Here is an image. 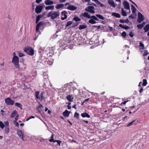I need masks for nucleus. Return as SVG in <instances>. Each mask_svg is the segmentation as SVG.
<instances>
[{
	"mask_svg": "<svg viewBox=\"0 0 149 149\" xmlns=\"http://www.w3.org/2000/svg\"><path fill=\"white\" fill-rule=\"evenodd\" d=\"M67 13L65 11H62L61 12L62 15H63L64 16H65V15H66Z\"/></svg>",
	"mask_w": 149,
	"mask_h": 149,
	"instance_id": "51",
	"label": "nucleus"
},
{
	"mask_svg": "<svg viewBox=\"0 0 149 149\" xmlns=\"http://www.w3.org/2000/svg\"><path fill=\"white\" fill-rule=\"evenodd\" d=\"M24 52L30 56H33L34 54L33 49L31 47H25L24 48Z\"/></svg>",
	"mask_w": 149,
	"mask_h": 149,
	"instance_id": "4",
	"label": "nucleus"
},
{
	"mask_svg": "<svg viewBox=\"0 0 149 149\" xmlns=\"http://www.w3.org/2000/svg\"><path fill=\"white\" fill-rule=\"evenodd\" d=\"M96 16L102 20H104L105 19V17H104L100 14H97L96 15Z\"/></svg>",
	"mask_w": 149,
	"mask_h": 149,
	"instance_id": "25",
	"label": "nucleus"
},
{
	"mask_svg": "<svg viewBox=\"0 0 149 149\" xmlns=\"http://www.w3.org/2000/svg\"><path fill=\"white\" fill-rule=\"evenodd\" d=\"M5 125L3 123L2 121H0V127L1 128L3 129Z\"/></svg>",
	"mask_w": 149,
	"mask_h": 149,
	"instance_id": "41",
	"label": "nucleus"
},
{
	"mask_svg": "<svg viewBox=\"0 0 149 149\" xmlns=\"http://www.w3.org/2000/svg\"><path fill=\"white\" fill-rule=\"evenodd\" d=\"M146 22H143L142 24H141L143 27L144 25H145Z\"/></svg>",
	"mask_w": 149,
	"mask_h": 149,
	"instance_id": "64",
	"label": "nucleus"
},
{
	"mask_svg": "<svg viewBox=\"0 0 149 149\" xmlns=\"http://www.w3.org/2000/svg\"><path fill=\"white\" fill-rule=\"evenodd\" d=\"M37 140L40 142H44L46 143L48 142V139H44L42 138H38V139Z\"/></svg>",
	"mask_w": 149,
	"mask_h": 149,
	"instance_id": "18",
	"label": "nucleus"
},
{
	"mask_svg": "<svg viewBox=\"0 0 149 149\" xmlns=\"http://www.w3.org/2000/svg\"><path fill=\"white\" fill-rule=\"evenodd\" d=\"M43 8V5L40 4L37 6L35 9V12L37 14L41 13Z\"/></svg>",
	"mask_w": 149,
	"mask_h": 149,
	"instance_id": "6",
	"label": "nucleus"
},
{
	"mask_svg": "<svg viewBox=\"0 0 149 149\" xmlns=\"http://www.w3.org/2000/svg\"><path fill=\"white\" fill-rule=\"evenodd\" d=\"M123 4L125 8L127 10H130V4L127 2L124 1L123 3Z\"/></svg>",
	"mask_w": 149,
	"mask_h": 149,
	"instance_id": "9",
	"label": "nucleus"
},
{
	"mask_svg": "<svg viewBox=\"0 0 149 149\" xmlns=\"http://www.w3.org/2000/svg\"><path fill=\"white\" fill-rule=\"evenodd\" d=\"M40 92L39 91H36L35 93V96L37 100H40L41 101H45V92H42L40 95V97L39 96V95Z\"/></svg>",
	"mask_w": 149,
	"mask_h": 149,
	"instance_id": "1",
	"label": "nucleus"
},
{
	"mask_svg": "<svg viewBox=\"0 0 149 149\" xmlns=\"http://www.w3.org/2000/svg\"><path fill=\"white\" fill-rule=\"evenodd\" d=\"M143 91V88H141L139 90V92L140 93H141Z\"/></svg>",
	"mask_w": 149,
	"mask_h": 149,
	"instance_id": "60",
	"label": "nucleus"
},
{
	"mask_svg": "<svg viewBox=\"0 0 149 149\" xmlns=\"http://www.w3.org/2000/svg\"><path fill=\"white\" fill-rule=\"evenodd\" d=\"M137 26L139 29H141L143 27L141 24L137 25Z\"/></svg>",
	"mask_w": 149,
	"mask_h": 149,
	"instance_id": "48",
	"label": "nucleus"
},
{
	"mask_svg": "<svg viewBox=\"0 0 149 149\" xmlns=\"http://www.w3.org/2000/svg\"><path fill=\"white\" fill-rule=\"evenodd\" d=\"M94 27H97V29H100V28L101 27L100 26H94Z\"/></svg>",
	"mask_w": 149,
	"mask_h": 149,
	"instance_id": "63",
	"label": "nucleus"
},
{
	"mask_svg": "<svg viewBox=\"0 0 149 149\" xmlns=\"http://www.w3.org/2000/svg\"><path fill=\"white\" fill-rule=\"evenodd\" d=\"M129 36H130L131 37H132L134 36V34H133V33L132 32H130L129 33Z\"/></svg>",
	"mask_w": 149,
	"mask_h": 149,
	"instance_id": "52",
	"label": "nucleus"
},
{
	"mask_svg": "<svg viewBox=\"0 0 149 149\" xmlns=\"http://www.w3.org/2000/svg\"><path fill=\"white\" fill-rule=\"evenodd\" d=\"M66 98L70 102H72L74 98L72 95H68L66 96Z\"/></svg>",
	"mask_w": 149,
	"mask_h": 149,
	"instance_id": "12",
	"label": "nucleus"
},
{
	"mask_svg": "<svg viewBox=\"0 0 149 149\" xmlns=\"http://www.w3.org/2000/svg\"><path fill=\"white\" fill-rule=\"evenodd\" d=\"M15 106L17 107H18L19 108H20L21 109H22V105L21 104L17 102H16L15 103Z\"/></svg>",
	"mask_w": 149,
	"mask_h": 149,
	"instance_id": "31",
	"label": "nucleus"
},
{
	"mask_svg": "<svg viewBox=\"0 0 149 149\" xmlns=\"http://www.w3.org/2000/svg\"><path fill=\"white\" fill-rule=\"evenodd\" d=\"M87 26L85 25H81L79 26L78 28L80 30L86 28Z\"/></svg>",
	"mask_w": 149,
	"mask_h": 149,
	"instance_id": "27",
	"label": "nucleus"
},
{
	"mask_svg": "<svg viewBox=\"0 0 149 149\" xmlns=\"http://www.w3.org/2000/svg\"><path fill=\"white\" fill-rule=\"evenodd\" d=\"M17 134L18 136L21 138L22 140H24V134L22 130H17Z\"/></svg>",
	"mask_w": 149,
	"mask_h": 149,
	"instance_id": "8",
	"label": "nucleus"
},
{
	"mask_svg": "<svg viewBox=\"0 0 149 149\" xmlns=\"http://www.w3.org/2000/svg\"><path fill=\"white\" fill-rule=\"evenodd\" d=\"M148 54V51L146 50H145L144 51V54H143V56H145L147 55Z\"/></svg>",
	"mask_w": 149,
	"mask_h": 149,
	"instance_id": "46",
	"label": "nucleus"
},
{
	"mask_svg": "<svg viewBox=\"0 0 149 149\" xmlns=\"http://www.w3.org/2000/svg\"><path fill=\"white\" fill-rule=\"evenodd\" d=\"M73 23L72 21H69L68 22L66 25L65 27H67L71 25Z\"/></svg>",
	"mask_w": 149,
	"mask_h": 149,
	"instance_id": "37",
	"label": "nucleus"
},
{
	"mask_svg": "<svg viewBox=\"0 0 149 149\" xmlns=\"http://www.w3.org/2000/svg\"><path fill=\"white\" fill-rule=\"evenodd\" d=\"M81 116L83 118L87 117L89 118L90 117V116L87 113L85 112L81 114Z\"/></svg>",
	"mask_w": 149,
	"mask_h": 149,
	"instance_id": "21",
	"label": "nucleus"
},
{
	"mask_svg": "<svg viewBox=\"0 0 149 149\" xmlns=\"http://www.w3.org/2000/svg\"><path fill=\"white\" fill-rule=\"evenodd\" d=\"M56 140H54V135L53 134H52L51 137V139H49V141L51 142H54V141H55Z\"/></svg>",
	"mask_w": 149,
	"mask_h": 149,
	"instance_id": "38",
	"label": "nucleus"
},
{
	"mask_svg": "<svg viewBox=\"0 0 149 149\" xmlns=\"http://www.w3.org/2000/svg\"><path fill=\"white\" fill-rule=\"evenodd\" d=\"M64 5L62 3L58 4L55 6V8L57 9H59L64 7Z\"/></svg>",
	"mask_w": 149,
	"mask_h": 149,
	"instance_id": "20",
	"label": "nucleus"
},
{
	"mask_svg": "<svg viewBox=\"0 0 149 149\" xmlns=\"http://www.w3.org/2000/svg\"><path fill=\"white\" fill-rule=\"evenodd\" d=\"M128 18L129 19H133L134 18V17L133 15H131L129 16Z\"/></svg>",
	"mask_w": 149,
	"mask_h": 149,
	"instance_id": "54",
	"label": "nucleus"
},
{
	"mask_svg": "<svg viewBox=\"0 0 149 149\" xmlns=\"http://www.w3.org/2000/svg\"><path fill=\"white\" fill-rule=\"evenodd\" d=\"M18 56L20 57H22L25 56V55L23 53L19 52H18Z\"/></svg>",
	"mask_w": 149,
	"mask_h": 149,
	"instance_id": "39",
	"label": "nucleus"
},
{
	"mask_svg": "<svg viewBox=\"0 0 149 149\" xmlns=\"http://www.w3.org/2000/svg\"><path fill=\"white\" fill-rule=\"evenodd\" d=\"M144 29L145 32H147L149 30V24L146 25L144 27Z\"/></svg>",
	"mask_w": 149,
	"mask_h": 149,
	"instance_id": "30",
	"label": "nucleus"
},
{
	"mask_svg": "<svg viewBox=\"0 0 149 149\" xmlns=\"http://www.w3.org/2000/svg\"><path fill=\"white\" fill-rule=\"evenodd\" d=\"M46 14V12H45L44 13H43L42 15H40L42 17V18L43 16H44Z\"/></svg>",
	"mask_w": 149,
	"mask_h": 149,
	"instance_id": "57",
	"label": "nucleus"
},
{
	"mask_svg": "<svg viewBox=\"0 0 149 149\" xmlns=\"http://www.w3.org/2000/svg\"><path fill=\"white\" fill-rule=\"evenodd\" d=\"M5 132L6 134H8V133L9 132V129L8 128V127H5Z\"/></svg>",
	"mask_w": 149,
	"mask_h": 149,
	"instance_id": "40",
	"label": "nucleus"
},
{
	"mask_svg": "<svg viewBox=\"0 0 149 149\" xmlns=\"http://www.w3.org/2000/svg\"><path fill=\"white\" fill-rule=\"evenodd\" d=\"M6 103L8 105H13L15 102L14 100H12L10 97H8L5 100Z\"/></svg>",
	"mask_w": 149,
	"mask_h": 149,
	"instance_id": "5",
	"label": "nucleus"
},
{
	"mask_svg": "<svg viewBox=\"0 0 149 149\" xmlns=\"http://www.w3.org/2000/svg\"><path fill=\"white\" fill-rule=\"evenodd\" d=\"M68 10H75L77 9V7L73 5H69L66 8Z\"/></svg>",
	"mask_w": 149,
	"mask_h": 149,
	"instance_id": "10",
	"label": "nucleus"
},
{
	"mask_svg": "<svg viewBox=\"0 0 149 149\" xmlns=\"http://www.w3.org/2000/svg\"><path fill=\"white\" fill-rule=\"evenodd\" d=\"M108 3L111 6L115 8L116 6V5L115 4L114 1L112 0H109L108 1Z\"/></svg>",
	"mask_w": 149,
	"mask_h": 149,
	"instance_id": "17",
	"label": "nucleus"
},
{
	"mask_svg": "<svg viewBox=\"0 0 149 149\" xmlns=\"http://www.w3.org/2000/svg\"><path fill=\"white\" fill-rule=\"evenodd\" d=\"M94 1L96 3L95 4L94 3V6H98L102 7L103 5L99 1L97 0H94Z\"/></svg>",
	"mask_w": 149,
	"mask_h": 149,
	"instance_id": "13",
	"label": "nucleus"
},
{
	"mask_svg": "<svg viewBox=\"0 0 149 149\" xmlns=\"http://www.w3.org/2000/svg\"><path fill=\"white\" fill-rule=\"evenodd\" d=\"M54 9V6L53 5L49 6H46L45 8V10H46L51 9L53 10Z\"/></svg>",
	"mask_w": 149,
	"mask_h": 149,
	"instance_id": "22",
	"label": "nucleus"
},
{
	"mask_svg": "<svg viewBox=\"0 0 149 149\" xmlns=\"http://www.w3.org/2000/svg\"><path fill=\"white\" fill-rule=\"evenodd\" d=\"M97 17L96 16H94V20H98V19L97 18Z\"/></svg>",
	"mask_w": 149,
	"mask_h": 149,
	"instance_id": "59",
	"label": "nucleus"
},
{
	"mask_svg": "<svg viewBox=\"0 0 149 149\" xmlns=\"http://www.w3.org/2000/svg\"><path fill=\"white\" fill-rule=\"evenodd\" d=\"M42 17L40 15H39L37 16L36 17V24L38 23L39 21L40 18H42Z\"/></svg>",
	"mask_w": 149,
	"mask_h": 149,
	"instance_id": "28",
	"label": "nucleus"
},
{
	"mask_svg": "<svg viewBox=\"0 0 149 149\" xmlns=\"http://www.w3.org/2000/svg\"><path fill=\"white\" fill-rule=\"evenodd\" d=\"M125 20L124 19H120V22L121 23H125Z\"/></svg>",
	"mask_w": 149,
	"mask_h": 149,
	"instance_id": "55",
	"label": "nucleus"
},
{
	"mask_svg": "<svg viewBox=\"0 0 149 149\" xmlns=\"http://www.w3.org/2000/svg\"><path fill=\"white\" fill-rule=\"evenodd\" d=\"M81 16H83L84 17H86L88 19L91 18V16L88 14V13L84 12V13H82L81 15Z\"/></svg>",
	"mask_w": 149,
	"mask_h": 149,
	"instance_id": "16",
	"label": "nucleus"
},
{
	"mask_svg": "<svg viewBox=\"0 0 149 149\" xmlns=\"http://www.w3.org/2000/svg\"><path fill=\"white\" fill-rule=\"evenodd\" d=\"M119 26L122 28L126 29H130V27L129 26L123 25L121 24L119 25Z\"/></svg>",
	"mask_w": 149,
	"mask_h": 149,
	"instance_id": "24",
	"label": "nucleus"
},
{
	"mask_svg": "<svg viewBox=\"0 0 149 149\" xmlns=\"http://www.w3.org/2000/svg\"><path fill=\"white\" fill-rule=\"evenodd\" d=\"M138 15V22L140 23L143 20L144 16L140 12H139Z\"/></svg>",
	"mask_w": 149,
	"mask_h": 149,
	"instance_id": "7",
	"label": "nucleus"
},
{
	"mask_svg": "<svg viewBox=\"0 0 149 149\" xmlns=\"http://www.w3.org/2000/svg\"><path fill=\"white\" fill-rule=\"evenodd\" d=\"M14 123L16 126H17L19 127V124L17 122L14 121Z\"/></svg>",
	"mask_w": 149,
	"mask_h": 149,
	"instance_id": "49",
	"label": "nucleus"
},
{
	"mask_svg": "<svg viewBox=\"0 0 149 149\" xmlns=\"http://www.w3.org/2000/svg\"><path fill=\"white\" fill-rule=\"evenodd\" d=\"M85 10L86 11H88L91 13H93V6H88V8H86Z\"/></svg>",
	"mask_w": 149,
	"mask_h": 149,
	"instance_id": "15",
	"label": "nucleus"
},
{
	"mask_svg": "<svg viewBox=\"0 0 149 149\" xmlns=\"http://www.w3.org/2000/svg\"><path fill=\"white\" fill-rule=\"evenodd\" d=\"M112 15L115 16V17L120 18V17L121 16L118 13H113L112 14Z\"/></svg>",
	"mask_w": 149,
	"mask_h": 149,
	"instance_id": "23",
	"label": "nucleus"
},
{
	"mask_svg": "<svg viewBox=\"0 0 149 149\" xmlns=\"http://www.w3.org/2000/svg\"><path fill=\"white\" fill-rule=\"evenodd\" d=\"M79 113H77V112H76L75 113L74 115V117L75 118H77V119H78L79 118Z\"/></svg>",
	"mask_w": 149,
	"mask_h": 149,
	"instance_id": "43",
	"label": "nucleus"
},
{
	"mask_svg": "<svg viewBox=\"0 0 149 149\" xmlns=\"http://www.w3.org/2000/svg\"><path fill=\"white\" fill-rule=\"evenodd\" d=\"M45 3L46 5H49L53 4L54 2L50 0H46L45 1Z\"/></svg>",
	"mask_w": 149,
	"mask_h": 149,
	"instance_id": "19",
	"label": "nucleus"
},
{
	"mask_svg": "<svg viewBox=\"0 0 149 149\" xmlns=\"http://www.w3.org/2000/svg\"><path fill=\"white\" fill-rule=\"evenodd\" d=\"M42 0H36V2L37 3H39Z\"/></svg>",
	"mask_w": 149,
	"mask_h": 149,
	"instance_id": "58",
	"label": "nucleus"
},
{
	"mask_svg": "<svg viewBox=\"0 0 149 149\" xmlns=\"http://www.w3.org/2000/svg\"><path fill=\"white\" fill-rule=\"evenodd\" d=\"M78 24H79V23H78V22H76V24H75V25H74V26H72V27H74L75 26H77Z\"/></svg>",
	"mask_w": 149,
	"mask_h": 149,
	"instance_id": "61",
	"label": "nucleus"
},
{
	"mask_svg": "<svg viewBox=\"0 0 149 149\" xmlns=\"http://www.w3.org/2000/svg\"><path fill=\"white\" fill-rule=\"evenodd\" d=\"M5 124L6 127H8L9 126V123L8 121H6L5 122Z\"/></svg>",
	"mask_w": 149,
	"mask_h": 149,
	"instance_id": "53",
	"label": "nucleus"
},
{
	"mask_svg": "<svg viewBox=\"0 0 149 149\" xmlns=\"http://www.w3.org/2000/svg\"><path fill=\"white\" fill-rule=\"evenodd\" d=\"M12 62L14 64L16 68H19L20 66L19 64V59L18 56L16 55L14 56L12 59Z\"/></svg>",
	"mask_w": 149,
	"mask_h": 149,
	"instance_id": "3",
	"label": "nucleus"
},
{
	"mask_svg": "<svg viewBox=\"0 0 149 149\" xmlns=\"http://www.w3.org/2000/svg\"><path fill=\"white\" fill-rule=\"evenodd\" d=\"M24 58H22L20 59V62H22V63H24Z\"/></svg>",
	"mask_w": 149,
	"mask_h": 149,
	"instance_id": "56",
	"label": "nucleus"
},
{
	"mask_svg": "<svg viewBox=\"0 0 149 149\" xmlns=\"http://www.w3.org/2000/svg\"><path fill=\"white\" fill-rule=\"evenodd\" d=\"M43 24V23L42 22H38L36 25V32L39 31V29L40 27Z\"/></svg>",
	"mask_w": 149,
	"mask_h": 149,
	"instance_id": "11",
	"label": "nucleus"
},
{
	"mask_svg": "<svg viewBox=\"0 0 149 149\" xmlns=\"http://www.w3.org/2000/svg\"><path fill=\"white\" fill-rule=\"evenodd\" d=\"M91 19L89 21V22L92 24H93V16L91 17Z\"/></svg>",
	"mask_w": 149,
	"mask_h": 149,
	"instance_id": "44",
	"label": "nucleus"
},
{
	"mask_svg": "<svg viewBox=\"0 0 149 149\" xmlns=\"http://www.w3.org/2000/svg\"><path fill=\"white\" fill-rule=\"evenodd\" d=\"M143 83L142 84V86H146L147 84V80L146 79H143Z\"/></svg>",
	"mask_w": 149,
	"mask_h": 149,
	"instance_id": "35",
	"label": "nucleus"
},
{
	"mask_svg": "<svg viewBox=\"0 0 149 149\" xmlns=\"http://www.w3.org/2000/svg\"><path fill=\"white\" fill-rule=\"evenodd\" d=\"M56 142H57V144L60 146L61 141L60 140H56L54 141V142L55 143Z\"/></svg>",
	"mask_w": 149,
	"mask_h": 149,
	"instance_id": "45",
	"label": "nucleus"
},
{
	"mask_svg": "<svg viewBox=\"0 0 149 149\" xmlns=\"http://www.w3.org/2000/svg\"><path fill=\"white\" fill-rule=\"evenodd\" d=\"M73 19L75 21V22H79L81 20V19L79 18L78 17H74Z\"/></svg>",
	"mask_w": 149,
	"mask_h": 149,
	"instance_id": "33",
	"label": "nucleus"
},
{
	"mask_svg": "<svg viewBox=\"0 0 149 149\" xmlns=\"http://www.w3.org/2000/svg\"><path fill=\"white\" fill-rule=\"evenodd\" d=\"M71 112L65 110L64 111L63 113V114L64 116L65 117H68L69 116V115L70 113Z\"/></svg>",
	"mask_w": 149,
	"mask_h": 149,
	"instance_id": "14",
	"label": "nucleus"
},
{
	"mask_svg": "<svg viewBox=\"0 0 149 149\" xmlns=\"http://www.w3.org/2000/svg\"><path fill=\"white\" fill-rule=\"evenodd\" d=\"M139 45L141 47L140 49H143L144 48V44L142 43L141 42H140L139 43Z\"/></svg>",
	"mask_w": 149,
	"mask_h": 149,
	"instance_id": "36",
	"label": "nucleus"
},
{
	"mask_svg": "<svg viewBox=\"0 0 149 149\" xmlns=\"http://www.w3.org/2000/svg\"><path fill=\"white\" fill-rule=\"evenodd\" d=\"M43 76L45 79H47L48 78V74L46 72L43 73Z\"/></svg>",
	"mask_w": 149,
	"mask_h": 149,
	"instance_id": "29",
	"label": "nucleus"
},
{
	"mask_svg": "<svg viewBox=\"0 0 149 149\" xmlns=\"http://www.w3.org/2000/svg\"><path fill=\"white\" fill-rule=\"evenodd\" d=\"M17 112L16 110H14L12 113L11 115V118H13L15 115L17 114Z\"/></svg>",
	"mask_w": 149,
	"mask_h": 149,
	"instance_id": "26",
	"label": "nucleus"
},
{
	"mask_svg": "<svg viewBox=\"0 0 149 149\" xmlns=\"http://www.w3.org/2000/svg\"><path fill=\"white\" fill-rule=\"evenodd\" d=\"M131 6V10H132V12L134 13H135L136 10V9L135 8L134 6L133 5H132Z\"/></svg>",
	"mask_w": 149,
	"mask_h": 149,
	"instance_id": "34",
	"label": "nucleus"
},
{
	"mask_svg": "<svg viewBox=\"0 0 149 149\" xmlns=\"http://www.w3.org/2000/svg\"><path fill=\"white\" fill-rule=\"evenodd\" d=\"M121 13L123 16H127V15L125 11L123 8H121Z\"/></svg>",
	"mask_w": 149,
	"mask_h": 149,
	"instance_id": "32",
	"label": "nucleus"
},
{
	"mask_svg": "<svg viewBox=\"0 0 149 149\" xmlns=\"http://www.w3.org/2000/svg\"><path fill=\"white\" fill-rule=\"evenodd\" d=\"M122 36L123 38H125L126 36V33L125 31H123L122 33Z\"/></svg>",
	"mask_w": 149,
	"mask_h": 149,
	"instance_id": "47",
	"label": "nucleus"
},
{
	"mask_svg": "<svg viewBox=\"0 0 149 149\" xmlns=\"http://www.w3.org/2000/svg\"><path fill=\"white\" fill-rule=\"evenodd\" d=\"M135 120H134L131 122L130 123L127 125V126L128 127L132 125L134 123L135 121Z\"/></svg>",
	"mask_w": 149,
	"mask_h": 149,
	"instance_id": "42",
	"label": "nucleus"
},
{
	"mask_svg": "<svg viewBox=\"0 0 149 149\" xmlns=\"http://www.w3.org/2000/svg\"><path fill=\"white\" fill-rule=\"evenodd\" d=\"M67 17V15H65L64 17H61V19L62 20H64L65 19H66Z\"/></svg>",
	"mask_w": 149,
	"mask_h": 149,
	"instance_id": "50",
	"label": "nucleus"
},
{
	"mask_svg": "<svg viewBox=\"0 0 149 149\" xmlns=\"http://www.w3.org/2000/svg\"><path fill=\"white\" fill-rule=\"evenodd\" d=\"M59 15V13L58 12L52 11L49 12L48 14L47 17H50L52 19H54Z\"/></svg>",
	"mask_w": 149,
	"mask_h": 149,
	"instance_id": "2",
	"label": "nucleus"
},
{
	"mask_svg": "<svg viewBox=\"0 0 149 149\" xmlns=\"http://www.w3.org/2000/svg\"><path fill=\"white\" fill-rule=\"evenodd\" d=\"M66 0H59L60 2L61 3H63L65 2Z\"/></svg>",
	"mask_w": 149,
	"mask_h": 149,
	"instance_id": "62",
	"label": "nucleus"
}]
</instances>
